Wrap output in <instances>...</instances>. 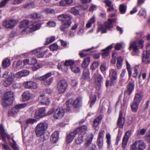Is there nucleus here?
<instances>
[{
    "label": "nucleus",
    "instance_id": "obj_44",
    "mask_svg": "<svg viewBox=\"0 0 150 150\" xmlns=\"http://www.w3.org/2000/svg\"><path fill=\"white\" fill-rule=\"evenodd\" d=\"M29 21L28 20H24L22 21L19 24L20 27L23 28L29 24Z\"/></svg>",
    "mask_w": 150,
    "mask_h": 150
},
{
    "label": "nucleus",
    "instance_id": "obj_29",
    "mask_svg": "<svg viewBox=\"0 0 150 150\" xmlns=\"http://www.w3.org/2000/svg\"><path fill=\"white\" fill-rule=\"evenodd\" d=\"M134 85L132 83H129L127 86V90L125 93H126L128 95H130L132 93L134 88Z\"/></svg>",
    "mask_w": 150,
    "mask_h": 150
},
{
    "label": "nucleus",
    "instance_id": "obj_49",
    "mask_svg": "<svg viewBox=\"0 0 150 150\" xmlns=\"http://www.w3.org/2000/svg\"><path fill=\"white\" fill-rule=\"evenodd\" d=\"M16 68L18 69L22 68L24 67V64L22 61H19L17 63Z\"/></svg>",
    "mask_w": 150,
    "mask_h": 150
},
{
    "label": "nucleus",
    "instance_id": "obj_32",
    "mask_svg": "<svg viewBox=\"0 0 150 150\" xmlns=\"http://www.w3.org/2000/svg\"><path fill=\"white\" fill-rule=\"evenodd\" d=\"M136 102V101H133V102L131 105V108L132 110L134 112L137 111L139 103Z\"/></svg>",
    "mask_w": 150,
    "mask_h": 150
},
{
    "label": "nucleus",
    "instance_id": "obj_34",
    "mask_svg": "<svg viewBox=\"0 0 150 150\" xmlns=\"http://www.w3.org/2000/svg\"><path fill=\"white\" fill-rule=\"evenodd\" d=\"M13 92L11 91H8L4 95V98H5V99H13Z\"/></svg>",
    "mask_w": 150,
    "mask_h": 150
},
{
    "label": "nucleus",
    "instance_id": "obj_41",
    "mask_svg": "<svg viewBox=\"0 0 150 150\" xmlns=\"http://www.w3.org/2000/svg\"><path fill=\"white\" fill-rule=\"evenodd\" d=\"M69 12L72 14L76 16L79 14V12L78 9L75 7H72L70 10H68Z\"/></svg>",
    "mask_w": 150,
    "mask_h": 150
},
{
    "label": "nucleus",
    "instance_id": "obj_5",
    "mask_svg": "<svg viewBox=\"0 0 150 150\" xmlns=\"http://www.w3.org/2000/svg\"><path fill=\"white\" fill-rule=\"evenodd\" d=\"M52 75V73L49 72L44 75L38 77V79L40 81H44V83L45 85H50L53 79L52 78L48 79Z\"/></svg>",
    "mask_w": 150,
    "mask_h": 150
},
{
    "label": "nucleus",
    "instance_id": "obj_42",
    "mask_svg": "<svg viewBox=\"0 0 150 150\" xmlns=\"http://www.w3.org/2000/svg\"><path fill=\"white\" fill-rule=\"evenodd\" d=\"M104 2L107 6H109V8L108 9V11L109 12L112 11V6H111L112 2L109 0H105L104 1Z\"/></svg>",
    "mask_w": 150,
    "mask_h": 150
},
{
    "label": "nucleus",
    "instance_id": "obj_45",
    "mask_svg": "<svg viewBox=\"0 0 150 150\" xmlns=\"http://www.w3.org/2000/svg\"><path fill=\"white\" fill-rule=\"evenodd\" d=\"M75 63L72 60H66L64 63V65L66 66H71Z\"/></svg>",
    "mask_w": 150,
    "mask_h": 150
},
{
    "label": "nucleus",
    "instance_id": "obj_2",
    "mask_svg": "<svg viewBox=\"0 0 150 150\" xmlns=\"http://www.w3.org/2000/svg\"><path fill=\"white\" fill-rule=\"evenodd\" d=\"M146 145L141 140H137L132 144L131 146V150H144Z\"/></svg>",
    "mask_w": 150,
    "mask_h": 150
},
{
    "label": "nucleus",
    "instance_id": "obj_22",
    "mask_svg": "<svg viewBox=\"0 0 150 150\" xmlns=\"http://www.w3.org/2000/svg\"><path fill=\"white\" fill-rule=\"evenodd\" d=\"M71 23V21H68L67 22H62L61 26L60 27V29L61 31H64L65 29L68 28L70 25Z\"/></svg>",
    "mask_w": 150,
    "mask_h": 150
},
{
    "label": "nucleus",
    "instance_id": "obj_54",
    "mask_svg": "<svg viewBox=\"0 0 150 150\" xmlns=\"http://www.w3.org/2000/svg\"><path fill=\"white\" fill-rule=\"evenodd\" d=\"M72 71L75 73H79L80 72V68L78 67L73 66L71 68Z\"/></svg>",
    "mask_w": 150,
    "mask_h": 150
},
{
    "label": "nucleus",
    "instance_id": "obj_4",
    "mask_svg": "<svg viewBox=\"0 0 150 150\" xmlns=\"http://www.w3.org/2000/svg\"><path fill=\"white\" fill-rule=\"evenodd\" d=\"M82 99L81 98H77L75 100H73L71 99H69L67 102V105L68 107L66 110V112L69 111L70 109L69 106L70 104L72 105L74 108L78 107L81 104Z\"/></svg>",
    "mask_w": 150,
    "mask_h": 150
},
{
    "label": "nucleus",
    "instance_id": "obj_19",
    "mask_svg": "<svg viewBox=\"0 0 150 150\" xmlns=\"http://www.w3.org/2000/svg\"><path fill=\"white\" fill-rule=\"evenodd\" d=\"M45 114V109L44 108H42L36 111L34 117L36 119H39L44 116Z\"/></svg>",
    "mask_w": 150,
    "mask_h": 150
},
{
    "label": "nucleus",
    "instance_id": "obj_30",
    "mask_svg": "<svg viewBox=\"0 0 150 150\" xmlns=\"http://www.w3.org/2000/svg\"><path fill=\"white\" fill-rule=\"evenodd\" d=\"M112 47V45H110L105 49L103 50V51L104 52L102 54V56L103 57H104L108 55L110 50H111Z\"/></svg>",
    "mask_w": 150,
    "mask_h": 150
},
{
    "label": "nucleus",
    "instance_id": "obj_18",
    "mask_svg": "<svg viewBox=\"0 0 150 150\" xmlns=\"http://www.w3.org/2000/svg\"><path fill=\"white\" fill-rule=\"evenodd\" d=\"M123 113L121 111L120 112L117 124L119 127L122 128L124 125V117H123Z\"/></svg>",
    "mask_w": 150,
    "mask_h": 150
},
{
    "label": "nucleus",
    "instance_id": "obj_25",
    "mask_svg": "<svg viewBox=\"0 0 150 150\" xmlns=\"http://www.w3.org/2000/svg\"><path fill=\"white\" fill-rule=\"evenodd\" d=\"M13 99H5L3 98L2 99V105L4 106H10L13 103Z\"/></svg>",
    "mask_w": 150,
    "mask_h": 150
},
{
    "label": "nucleus",
    "instance_id": "obj_3",
    "mask_svg": "<svg viewBox=\"0 0 150 150\" xmlns=\"http://www.w3.org/2000/svg\"><path fill=\"white\" fill-rule=\"evenodd\" d=\"M112 19H109L107 22L104 23V25H100L98 27L97 32L100 30L102 33H106L107 32L106 29L111 28L112 26Z\"/></svg>",
    "mask_w": 150,
    "mask_h": 150
},
{
    "label": "nucleus",
    "instance_id": "obj_31",
    "mask_svg": "<svg viewBox=\"0 0 150 150\" xmlns=\"http://www.w3.org/2000/svg\"><path fill=\"white\" fill-rule=\"evenodd\" d=\"M132 48L135 52H137L139 50V49L137 46V42L136 41H134L132 42L130 44L129 47L130 50Z\"/></svg>",
    "mask_w": 150,
    "mask_h": 150
},
{
    "label": "nucleus",
    "instance_id": "obj_56",
    "mask_svg": "<svg viewBox=\"0 0 150 150\" xmlns=\"http://www.w3.org/2000/svg\"><path fill=\"white\" fill-rule=\"evenodd\" d=\"M13 143L12 144H11V147L14 150H19V148L16 146V142L13 139V138L11 139Z\"/></svg>",
    "mask_w": 150,
    "mask_h": 150
},
{
    "label": "nucleus",
    "instance_id": "obj_8",
    "mask_svg": "<svg viewBox=\"0 0 150 150\" xmlns=\"http://www.w3.org/2000/svg\"><path fill=\"white\" fill-rule=\"evenodd\" d=\"M41 25L40 23H38L35 24H32L30 25L28 27L24 29L23 32H26L27 33H29L35 31L40 28Z\"/></svg>",
    "mask_w": 150,
    "mask_h": 150
},
{
    "label": "nucleus",
    "instance_id": "obj_36",
    "mask_svg": "<svg viewBox=\"0 0 150 150\" xmlns=\"http://www.w3.org/2000/svg\"><path fill=\"white\" fill-rule=\"evenodd\" d=\"M119 10L121 14H125L127 9V6L123 4H121L119 6Z\"/></svg>",
    "mask_w": 150,
    "mask_h": 150
},
{
    "label": "nucleus",
    "instance_id": "obj_1",
    "mask_svg": "<svg viewBox=\"0 0 150 150\" xmlns=\"http://www.w3.org/2000/svg\"><path fill=\"white\" fill-rule=\"evenodd\" d=\"M47 127V124L45 122H40L36 126L35 132L36 135L39 137L43 135Z\"/></svg>",
    "mask_w": 150,
    "mask_h": 150
},
{
    "label": "nucleus",
    "instance_id": "obj_23",
    "mask_svg": "<svg viewBox=\"0 0 150 150\" xmlns=\"http://www.w3.org/2000/svg\"><path fill=\"white\" fill-rule=\"evenodd\" d=\"M142 61L145 64L150 63V52H146L145 54H143Z\"/></svg>",
    "mask_w": 150,
    "mask_h": 150
},
{
    "label": "nucleus",
    "instance_id": "obj_33",
    "mask_svg": "<svg viewBox=\"0 0 150 150\" xmlns=\"http://www.w3.org/2000/svg\"><path fill=\"white\" fill-rule=\"evenodd\" d=\"M95 21V18L94 16H93L88 21L86 25V27L88 28H90L92 24L94 23Z\"/></svg>",
    "mask_w": 150,
    "mask_h": 150
},
{
    "label": "nucleus",
    "instance_id": "obj_10",
    "mask_svg": "<svg viewBox=\"0 0 150 150\" xmlns=\"http://www.w3.org/2000/svg\"><path fill=\"white\" fill-rule=\"evenodd\" d=\"M65 112L64 109L60 108L56 109L54 113L53 117L55 119L61 118L64 116Z\"/></svg>",
    "mask_w": 150,
    "mask_h": 150
},
{
    "label": "nucleus",
    "instance_id": "obj_17",
    "mask_svg": "<svg viewBox=\"0 0 150 150\" xmlns=\"http://www.w3.org/2000/svg\"><path fill=\"white\" fill-rule=\"evenodd\" d=\"M81 79L88 81H90V72L88 68H84L83 69Z\"/></svg>",
    "mask_w": 150,
    "mask_h": 150
},
{
    "label": "nucleus",
    "instance_id": "obj_62",
    "mask_svg": "<svg viewBox=\"0 0 150 150\" xmlns=\"http://www.w3.org/2000/svg\"><path fill=\"white\" fill-rule=\"evenodd\" d=\"M35 6V4L33 2L28 3L25 6V7L26 8H33Z\"/></svg>",
    "mask_w": 150,
    "mask_h": 150
},
{
    "label": "nucleus",
    "instance_id": "obj_38",
    "mask_svg": "<svg viewBox=\"0 0 150 150\" xmlns=\"http://www.w3.org/2000/svg\"><path fill=\"white\" fill-rule=\"evenodd\" d=\"M11 64L10 60L7 59H4L2 62V65L3 67L6 68L8 67Z\"/></svg>",
    "mask_w": 150,
    "mask_h": 150
},
{
    "label": "nucleus",
    "instance_id": "obj_11",
    "mask_svg": "<svg viewBox=\"0 0 150 150\" xmlns=\"http://www.w3.org/2000/svg\"><path fill=\"white\" fill-rule=\"evenodd\" d=\"M16 21L13 19H9L4 21L3 23V26L7 28H12L15 25Z\"/></svg>",
    "mask_w": 150,
    "mask_h": 150
},
{
    "label": "nucleus",
    "instance_id": "obj_47",
    "mask_svg": "<svg viewBox=\"0 0 150 150\" xmlns=\"http://www.w3.org/2000/svg\"><path fill=\"white\" fill-rule=\"evenodd\" d=\"M126 65L127 69L128 72L129 77H130L132 75V70L130 67V65L127 61H126Z\"/></svg>",
    "mask_w": 150,
    "mask_h": 150
},
{
    "label": "nucleus",
    "instance_id": "obj_57",
    "mask_svg": "<svg viewBox=\"0 0 150 150\" xmlns=\"http://www.w3.org/2000/svg\"><path fill=\"white\" fill-rule=\"evenodd\" d=\"M123 45V43H118L116 44L115 48L116 50H120Z\"/></svg>",
    "mask_w": 150,
    "mask_h": 150
},
{
    "label": "nucleus",
    "instance_id": "obj_13",
    "mask_svg": "<svg viewBox=\"0 0 150 150\" xmlns=\"http://www.w3.org/2000/svg\"><path fill=\"white\" fill-rule=\"evenodd\" d=\"M38 101L42 105H47L50 103L48 97L44 94H41L38 98Z\"/></svg>",
    "mask_w": 150,
    "mask_h": 150
},
{
    "label": "nucleus",
    "instance_id": "obj_46",
    "mask_svg": "<svg viewBox=\"0 0 150 150\" xmlns=\"http://www.w3.org/2000/svg\"><path fill=\"white\" fill-rule=\"evenodd\" d=\"M55 40V38L54 36H52L48 38L45 41V44L47 45L49 44L54 41Z\"/></svg>",
    "mask_w": 150,
    "mask_h": 150
},
{
    "label": "nucleus",
    "instance_id": "obj_24",
    "mask_svg": "<svg viewBox=\"0 0 150 150\" xmlns=\"http://www.w3.org/2000/svg\"><path fill=\"white\" fill-rule=\"evenodd\" d=\"M59 132L56 131L53 133L51 135L50 140L53 143L56 142L59 139Z\"/></svg>",
    "mask_w": 150,
    "mask_h": 150
},
{
    "label": "nucleus",
    "instance_id": "obj_48",
    "mask_svg": "<svg viewBox=\"0 0 150 150\" xmlns=\"http://www.w3.org/2000/svg\"><path fill=\"white\" fill-rule=\"evenodd\" d=\"M50 50L52 51L56 50L58 48V46L56 43H53L49 46Z\"/></svg>",
    "mask_w": 150,
    "mask_h": 150
},
{
    "label": "nucleus",
    "instance_id": "obj_20",
    "mask_svg": "<svg viewBox=\"0 0 150 150\" xmlns=\"http://www.w3.org/2000/svg\"><path fill=\"white\" fill-rule=\"evenodd\" d=\"M143 96V93L141 92H139L135 93L134 98V101L136 102L140 103L142 100Z\"/></svg>",
    "mask_w": 150,
    "mask_h": 150
},
{
    "label": "nucleus",
    "instance_id": "obj_55",
    "mask_svg": "<svg viewBox=\"0 0 150 150\" xmlns=\"http://www.w3.org/2000/svg\"><path fill=\"white\" fill-rule=\"evenodd\" d=\"M106 138L107 139V142L108 144V147H109L111 144L110 135L109 133H107L106 134Z\"/></svg>",
    "mask_w": 150,
    "mask_h": 150
},
{
    "label": "nucleus",
    "instance_id": "obj_60",
    "mask_svg": "<svg viewBox=\"0 0 150 150\" xmlns=\"http://www.w3.org/2000/svg\"><path fill=\"white\" fill-rule=\"evenodd\" d=\"M43 65L42 63H39L36 62L34 66L33 69H37L40 68L43 66Z\"/></svg>",
    "mask_w": 150,
    "mask_h": 150
},
{
    "label": "nucleus",
    "instance_id": "obj_26",
    "mask_svg": "<svg viewBox=\"0 0 150 150\" xmlns=\"http://www.w3.org/2000/svg\"><path fill=\"white\" fill-rule=\"evenodd\" d=\"M0 130L1 135L2 137V139L3 141H5L6 139L4 138V137L6 136L8 139H10L9 136L5 133L3 126L2 124L0 125Z\"/></svg>",
    "mask_w": 150,
    "mask_h": 150
},
{
    "label": "nucleus",
    "instance_id": "obj_39",
    "mask_svg": "<svg viewBox=\"0 0 150 150\" xmlns=\"http://www.w3.org/2000/svg\"><path fill=\"white\" fill-rule=\"evenodd\" d=\"M102 117L101 115L98 116L93 121V126L96 127L100 121Z\"/></svg>",
    "mask_w": 150,
    "mask_h": 150
},
{
    "label": "nucleus",
    "instance_id": "obj_61",
    "mask_svg": "<svg viewBox=\"0 0 150 150\" xmlns=\"http://www.w3.org/2000/svg\"><path fill=\"white\" fill-rule=\"evenodd\" d=\"M49 51L48 50H45L43 52V57H49L51 56V54L49 52Z\"/></svg>",
    "mask_w": 150,
    "mask_h": 150
},
{
    "label": "nucleus",
    "instance_id": "obj_51",
    "mask_svg": "<svg viewBox=\"0 0 150 150\" xmlns=\"http://www.w3.org/2000/svg\"><path fill=\"white\" fill-rule=\"evenodd\" d=\"M31 17L32 18L38 19L40 18L41 16L39 13H35L31 14Z\"/></svg>",
    "mask_w": 150,
    "mask_h": 150
},
{
    "label": "nucleus",
    "instance_id": "obj_6",
    "mask_svg": "<svg viewBox=\"0 0 150 150\" xmlns=\"http://www.w3.org/2000/svg\"><path fill=\"white\" fill-rule=\"evenodd\" d=\"M67 86V82L66 80L60 81L58 83L57 89L59 93H64L66 91Z\"/></svg>",
    "mask_w": 150,
    "mask_h": 150
},
{
    "label": "nucleus",
    "instance_id": "obj_58",
    "mask_svg": "<svg viewBox=\"0 0 150 150\" xmlns=\"http://www.w3.org/2000/svg\"><path fill=\"white\" fill-rule=\"evenodd\" d=\"M36 120L34 119L30 118L26 120V123L27 124H32L36 122Z\"/></svg>",
    "mask_w": 150,
    "mask_h": 150
},
{
    "label": "nucleus",
    "instance_id": "obj_7",
    "mask_svg": "<svg viewBox=\"0 0 150 150\" xmlns=\"http://www.w3.org/2000/svg\"><path fill=\"white\" fill-rule=\"evenodd\" d=\"M27 105V104L26 103L16 105L10 110L9 112V114L11 115H13L17 113L18 112L19 109L25 108Z\"/></svg>",
    "mask_w": 150,
    "mask_h": 150
},
{
    "label": "nucleus",
    "instance_id": "obj_64",
    "mask_svg": "<svg viewBox=\"0 0 150 150\" xmlns=\"http://www.w3.org/2000/svg\"><path fill=\"white\" fill-rule=\"evenodd\" d=\"M100 69L102 71H104L106 69L105 64L104 63H102L101 64Z\"/></svg>",
    "mask_w": 150,
    "mask_h": 150
},
{
    "label": "nucleus",
    "instance_id": "obj_12",
    "mask_svg": "<svg viewBox=\"0 0 150 150\" xmlns=\"http://www.w3.org/2000/svg\"><path fill=\"white\" fill-rule=\"evenodd\" d=\"M24 87L27 88L35 89L37 88V84L33 81H26L23 84Z\"/></svg>",
    "mask_w": 150,
    "mask_h": 150
},
{
    "label": "nucleus",
    "instance_id": "obj_63",
    "mask_svg": "<svg viewBox=\"0 0 150 150\" xmlns=\"http://www.w3.org/2000/svg\"><path fill=\"white\" fill-rule=\"evenodd\" d=\"M9 0H3L0 2V7L1 8L6 4Z\"/></svg>",
    "mask_w": 150,
    "mask_h": 150
},
{
    "label": "nucleus",
    "instance_id": "obj_43",
    "mask_svg": "<svg viewBox=\"0 0 150 150\" xmlns=\"http://www.w3.org/2000/svg\"><path fill=\"white\" fill-rule=\"evenodd\" d=\"M122 63V59L121 57L117 58V67L118 69H120L121 68Z\"/></svg>",
    "mask_w": 150,
    "mask_h": 150
},
{
    "label": "nucleus",
    "instance_id": "obj_35",
    "mask_svg": "<svg viewBox=\"0 0 150 150\" xmlns=\"http://www.w3.org/2000/svg\"><path fill=\"white\" fill-rule=\"evenodd\" d=\"M87 129V127L86 126L83 125L76 129L75 131L78 134L79 133H81L85 132Z\"/></svg>",
    "mask_w": 150,
    "mask_h": 150
},
{
    "label": "nucleus",
    "instance_id": "obj_52",
    "mask_svg": "<svg viewBox=\"0 0 150 150\" xmlns=\"http://www.w3.org/2000/svg\"><path fill=\"white\" fill-rule=\"evenodd\" d=\"M83 142V137L82 135L80 134L79 135L77 139L76 140V142L78 144H80Z\"/></svg>",
    "mask_w": 150,
    "mask_h": 150
},
{
    "label": "nucleus",
    "instance_id": "obj_59",
    "mask_svg": "<svg viewBox=\"0 0 150 150\" xmlns=\"http://www.w3.org/2000/svg\"><path fill=\"white\" fill-rule=\"evenodd\" d=\"M99 63L98 62H95L91 65V68L92 69H95L98 67Z\"/></svg>",
    "mask_w": 150,
    "mask_h": 150
},
{
    "label": "nucleus",
    "instance_id": "obj_28",
    "mask_svg": "<svg viewBox=\"0 0 150 150\" xmlns=\"http://www.w3.org/2000/svg\"><path fill=\"white\" fill-rule=\"evenodd\" d=\"M90 62V59L89 57H87L84 59L81 64V67L83 68H88L87 66Z\"/></svg>",
    "mask_w": 150,
    "mask_h": 150
},
{
    "label": "nucleus",
    "instance_id": "obj_40",
    "mask_svg": "<svg viewBox=\"0 0 150 150\" xmlns=\"http://www.w3.org/2000/svg\"><path fill=\"white\" fill-rule=\"evenodd\" d=\"M40 50L35 49L33 50L32 53L33 54H36L38 58L42 57H43V52H39Z\"/></svg>",
    "mask_w": 150,
    "mask_h": 150
},
{
    "label": "nucleus",
    "instance_id": "obj_14",
    "mask_svg": "<svg viewBox=\"0 0 150 150\" xmlns=\"http://www.w3.org/2000/svg\"><path fill=\"white\" fill-rule=\"evenodd\" d=\"M59 20L62 21V22H67L68 21H71V15L68 14H63L58 16Z\"/></svg>",
    "mask_w": 150,
    "mask_h": 150
},
{
    "label": "nucleus",
    "instance_id": "obj_16",
    "mask_svg": "<svg viewBox=\"0 0 150 150\" xmlns=\"http://www.w3.org/2000/svg\"><path fill=\"white\" fill-rule=\"evenodd\" d=\"M131 136V131H128L126 132L122 140V147L125 148L127 145L129 139Z\"/></svg>",
    "mask_w": 150,
    "mask_h": 150
},
{
    "label": "nucleus",
    "instance_id": "obj_9",
    "mask_svg": "<svg viewBox=\"0 0 150 150\" xmlns=\"http://www.w3.org/2000/svg\"><path fill=\"white\" fill-rule=\"evenodd\" d=\"M94 78L95 83L96 84V89L99 90L101 87V82L102 80L103 77L99 74L96 73L94 74Z\"/></svg>",
    "mask_w": 150,
    "mask_h": 150
},
{
    "label": "nucleus",
    "instance_id": "obj_15",
    "mask_svg": "<svg viewBox=\"0 0 150 150\" xmlns=\"http://www.w3.org/2000/svg\"><path fill=\"white\" fill-rule=\"evenodd\" d=\"M13 75L11 73H9L8 71H6L3 74V76L8 81L7 83L8 85H10L13 81Z\"/></svg>",
    "mask_w": 150,
    "mask_h": 150
},
{
    "label": "nucleus",
    "instance_id": "obj_53",
    "mask_svg": "<svg viewBox=\"0 0 150 150\" xmlns=\"http://www.w3.org/2000/svg\"><path fill=\"white\" fill-rule=\"evenodd\" d=\"M96 96L95 95H93L90 98V107H91L94 104L96 100Z\"/></svg>",
    "mask_w": 150,
    "mask_h": 150
},
{
    "label": "nucleus",
    "instance_id": "obj_37",
    "mask_svg": "<svg viewBox=\"0 0 150 150\" xmlns=\"http://www.w3.org/2000/svg\"><path fill=\"white\" fill-rule=\"evenodd\" d=\"M30 93L27 91L24 92L22 94L23 100L26 101L28 100L30 98Z\"/></svg>",
    "mask_w": 150,
    "mask_h": 150
},
{
    "label": "nucleus",
    "instance_id": "obj_50",
    "mask_svg": "<svg viewBox=\"0 0 150 150\" xmlns=\"http://www.w3.org/2000/svg\"><path fill=\"white\" fill-rule=\"evenodd\" d=\"M103 139L98 138L97 144L99 148L102 147L103 144Z\"/></svg>",
    "mask_w": 150,
    "mask_h": 150
},
{
    "label": "nucleus",
    "instance_id": "obj_21",
    "mask_svg": "<svg viewBox=\"0 0 150 150\" xmlns=\"http://www.w3.org/2000/svg\"><path fill=\"white\" fill-rule=\"evenodd\" d=\"M76 134H77L74 130L67 135L66 137L67 142L68 143H69L72 142Z\"/></svg>",
    "mask_w": 150,
    "mask_h": 150
},
{
    "label": "nucleus",
    "instance_id": "obj_27",
    "mask_svg": "<svg viewBox=\"0 0 150 150\" xmlns=\"http://www.w3.org/2000/svg\"><path fill=\"white\" fill-rule=\"evenodd\" d=\"M93 135L91 134H89L86 138L85 142V145L86 147L88 146L91 143L93 139Z\"/></svg>",
    "mask_w": 150,
    "mask_h": 150
}]
</instances>
